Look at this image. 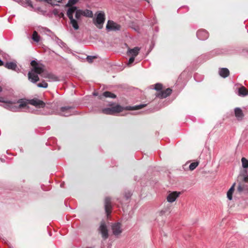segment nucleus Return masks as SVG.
I'll use <instances>...</instances> for the list:
<instances>
[{
    "instance_id": "f257e3e1",
    "label": "nucleus",
    "mask_w": 248,
    "mask_h": 248,
    "mask_svg": "<svg viewBox=\"0 0 248 248\" xmlns=\"http://www.w3.org/2000/svg\"><path fill=\"white\" fill-rule=\"evenodd\" d=\"M113 103H110L109 106L110 108H105L102 109V112L105 114L113 115L115 113L122 112L124 109L126 110H138L146 106L145 104H141L139 105H136L133 107L127 106L125 108L122 107L119 105H116L112 106Z\"/></svg>"
},
{
    "instance_id": "f03ea898",
    "label": "nucleus",
    "mask_w": 248,
    "mask_h": 248,
    "mask_svg": "<svg viewBox=\"0 0 248 248\" xmlns=\"http://www.w3.org/2000/svg\"><path fill=\"white\" fill-rule=\"evenodd\" d=\"M31 64L32 68L28 72V79L31 82L35 83L39 80L38 75L42 74L44 71V65L42 64H39L35 60L32 61Z\"/></svg>"
},
{
    "instance_id": "7ed1b4c3",
    "label": "nucleus",
    "mask_w": 248,
    "mask_h": 248,
    "mask_svg": "<svg viewBox=\"0 0 248 248\" xmlns=\"http://www.w3.org/2000/svg\"><path fill=\"white\" fill-rule=\"evenodd\" d=\"M237 182L238 186L237 191L239 193L248 192V176L246 174V171L244 174L238 176Z\"/></svg>"
},
{
    "instance_id": "20e7f679",
    "label": "nucleus",
    "mask_w": 248,
    "mask_h": 248,
    "mask_svg": "<svg viewBox=\"0 0 248 248\" xmlns=\"http://www.w3.org/2000/svg\"><path fill=\"white\" fill-rule=\"evenodd\" d=\"M172 90L168 88L165 90L163 89V85L160 83H156V97L165 98L170 96L172 93Z\"/></svg>"
},
{
    "instance_id": "39448f33",
    "label": "nucleus",
    "mask_w": 248,
    "mask_h": 248,
    "mask_svg": "<svg viewBox=\"0 0 248 248\" xmlns=\"http://www.w3.org/2000/svg\"><path fill=\"white\" fill-rule=\"evenodd\" d=\"M75 108L73 107L65 106L62 107L57 111V114L65 117H68L76 114Z\"/></svg>"
},
{
    "instance_id": "423d86ee",
    "label": "nucleus",
    "mask_w": 248,
    "mask_h": 248,
    "mask_svg": "<svg viewBox=\"0 0 248 248\" xmlns=\"http://www.w3.org/2000/svg\"><path fill=\"white\" fill-rule=\"evenodd\" d=\"M105 20V14L103 12H100L97 15L96 18L94 20L93 23L98 28L102 29Z\"/></svg>"
},
{
    "instance_id": "0eeeda50",
    "label": "nucleus",
    "mask_w": 248,
    "mask_h": 248,
    "mask_svg": "<svg viewBox=\"0 0 248 248\" xmlns=\"http://www.w3.org/2000/svg\"><path fill=\"white\" fill-rule=\"evenodd\" d=\"M99 231L104 240H106L108 237V230L104 222H101L99 228Z\"/></svg>"
},
{
    "instance_id": "6e6552de",
    "label": "nucleus",
    "mask_w": 248,
    "mask_h": 248,
    "mask_svg": "<svg viewBox=\"0 0 248 248\" xmlns=\"http://www.w3.org/2000/svg\"><path fill=\"white\" fill-rule=\"evenodd\" d=\"M121 26L118 24L115 23L113 21L108 20V21L106 29L108 31H116L120 30Z\"/></svg>"
},
{
    "instance_id": "1a4fd4ad",
    "label": "nucleus",
    "mask_w": 248,
    "mask_h": 248,
    "mask_svg": "<svg viewBox=\"0 0 248 248\" xmlns=\"http://www.w3.org/2000/svg\"><path fill=\"white\" fill-rule=\"evenodd\" d=\"M111 229L113 234L115 236L120 234L122 232V225L119 222L112 224Z\"/></svg>"
},
{
    "instance_id": "9d476101",
    "label": "nucleus",
    "mask_w": 248,
    "mask_h": 248,
    "mask_svg": "<svg viewBox=\"0 0 248 248\" xmlns=\"http://www.w3.org/2000/svg\"><path fill=\"white\" fill-rule=\"evenodd\" d=\"M181 192L177 191L169 192L167 197V200L169 202H174L180 195Z\"/></svg>"
},
{
    "instance_id": "9b49d317",
    "label": "nucleus",
    "mask_w": 248,
    "mask_h": 248,
    "mask_svg": "<svg viewBox=\"0 0 248 248\" xmlns=\"http://www.w3.org/2000/svg\"><path fill=\"white\" fill-rule=\"evenodd\" d=\"M29 103L38 108H44L45 104L41 100L37 99H32L29 101Z\"/></svg>"
},
{
    "instance_id": "f8f14e48",
    "label": "nucleus",
    "mask_w": 248,
    "mask_h": 248,
    "mask_svg": "<svg viewBox=\"0 0 248 248\" xmlns=\"http://www.w3.org/2000/svg\"><path fill=\"white\" fill-rule=\"evenodd\" d=\"M111 208V205L110 198L107 197L105 200V208L107 216H108V215L110 213Z\"/></svg>"
},
{
    "instance_id": "ddd939ff",
    "label": "nucleus",
    "mask_w": 248,
    "mask_h": 248,
    "mask_svg": "<svg viewBox=\"0 0 248 248\" xmlns=\"http://www.w3.org/2000/svg\"><path fill=\"white\" fill-rule=\"evenodd\" d=\"M234 115L236 119L238 121H241L243 120L244 114L242 110L240 108H236L234 110Z\"/></svg>"
},
{
    "instance_id": "4468645a",
    "label": "nucleus",
    "mask_w": 248,
    "mask_h": 248,
    "mask_svg": "<svg viewBox=\"0 0 248 248\" xmlns=\"http://www.w3.org/2000/svg\"><path fill=\"white\" fill-rule=\"evenodd\" d=\"M4 66L8 69L14 70L17 72H18L19 69L17 67V65L16 62H7L4 64Z\"/></svg>"
},
{
    "instance_id": "2eb2a0df",
    "label": "nucleus",
    "mask_w": 248,
    "mask_h": 248,
    "mask_svg": "<svg viewBox=\"0 0 248 248\" xmlns=\"http://www.w3.org/2000/svg\"><path fill=\"white\" fill-rule=\"evenodd\" d=\"M218 73L221 77L226 78L229 76L230 71L226 68H222L219 69Z\"/></svg>"
},
{
    "instance_id": "dca6fc26",
    "label": "nucleus",
    "mask_w": 248,
    "mask_h": 248,
    "mask_svg": "<svg viewBox=\"0 0 248 248\" xmlns=\"http://www.w3.org/2000/svg\"><path fill=\"white\" fill-rule=\"evenodd\" d=\"M140 49L139 47H135L132 49H129L127 51V54L131 56L136 57L139 54Z\"/></svg>"
},
{
    "instance_id": "f3484780",
    "label": "nucleus",
    "mask_w": 248,
    "mask_h": 248,
    "mask_svg": "<svg viewBox=\"0 0 248 248\" xmlns=\"http://www.w3.org/2000/svg\"><path fill=\"white\" fill-rule=\"evenodd\" d=\"M20 104H19L18 107L12 108V110L13 111H18L19 109L26 108L27 107V103L24 101H21L19 102Z\"/></svg>"
},
{
    "instance_id": "a211bd4d",
    "label": "nucleus",
    "mask_w": 248,
    "mask_h": 248,
    "mask_svg": "<svg viewBox=\"0 0 248 248\" xmlns=\"http://www.w3.org/2000/svg\"><path fill=\"white\" fill-rule=\"evenodd\" d=\"M170 207L167 206L164 207L163 209H162L160 211L158 212V217H162V218H164V217L165 216V215L167 213H170Z\"/></svg>"
},
{
    "instance_id": "6ab92c4d",
    "label": "nucleus",
    "mask_w": 248,
    "mask_h": 248,
    "mask_svg": "<svg viewBox=\"0 0 248 248\" xmlns=\"http://www.w3.org/2000/svg\"><path fill=\"white\" fill-rule=\"evenodd\" d=\"M103 97L115 98L116 97V95L110 92L106 91L99 96L100 99H102Z\"/></svg>"
},
{
    "instance_id": "aec40b11",
    "label": "nucleus",
    "mask_w": 248,
    "mask_h": 248,
    "mask_svg": "<svg viewBox=\"0 0 248 248\" xmlns=\"http://www.w3.org/2000/svg\"><path fill=\"white\" fill-rule=\"evenodd\" d=\"M238 94L239 96H246L248 95V90L243 86L238 89Z\"/></svg>"
},
{
    "instance_id": "412c9836",
    "label": "nucleus",
    "mask_w": 248,
    "mask_h": 248,
    "mask_svg": "<svg viewBox=\"0 0 248 248\" xmlns=\"http://www.w3.org/2000/svg\"><path fill=\"white\" fill-rule=\"evenodd\" d=\"M44 77L48 78L50 81H56L59 80L58 77L52 73L46 74Z\"/></svg>"
},
{
    "instance_id": "4be33fe9",
    "label": "nucleus",
    "mask_w": 248,
    "mask_h": 248,
    "mask_svg": "<svg viewBox=\"0 0 248 248\" xmlns=\"http://www.w3.org/2000/svg\"><path fill=\"white\" fill-rule=\"evenodd\" d=\"M77 10V8L76 6H72L68 9L67 15L69 18H70L71 17H73V14L76 13Z\"/></svg>"
},
{
    "instance_id": "5701e85b",
    "label": "nucleus",
    "mask_w": 248,
    "mask_h": 248,
    "mask_svg": "<svg viewBox=\"0 0 248 248\" xmlns=\"http://www.w3.org/2000/svg\"><path fill=\"white\" fill-rule=\"evenodd\" d=\"M235 183H234L231 187L229 189L228 191L227 192V198L229 200H232V194L234 190Z\"/></svg>"
},
{
    "instance_id": "b1692460",
    "label": "nucleus",
    "mask_w": 248,
    "mask_h": 248,
    "mask_svg": "<svg viewBox=\"0 0 248 248\" xmlns=\"http://www.w3.org/2000/svg\"><path fill=\"white\" fill-rule=\"evenodd\" d=\"M69 19H70V23L72 26L73 28L75 30H78L79 29V26H78V24L77 20H75L74 18V17H72L70 18H69Z\"/></svg>"
},
{
    "instance_id": "393cba45",
    "label": "nucleus",
    "mask_w": 248,
    "mask_h": 248,
    "mask_svg": "<svg viewBox=\"0 0 248 248\" xmlns=\"http://www.w3.org/2000/svg\"><path fill=\"white\" fill-rule=\"evenodd\" d=\"M32 39L36 43H38L40 40V36L38 34L37 32L34 31L31 37Z\"/></svg>"
},
{
    "instance_id": "a878e982",
    "label": "nucleus",
    "mask_w": 248,
    "mask_h": 248,
    "mask_svg": "<svg viewBox=\"0 0 248 248\" xmlns=\"http://www.w3.org/2000/svg\"><path fill=\"white\" fill-rule=\"evenodd\" d=\"M82 14L83 16L91 17L93 16V12L89 10L86 9L82 10Z\"/></svg>"
},
{
    "instance_id": "bb28decb",
    "label": "nucleus",
    "mask_w": 248,
    "mask_h": 248,
    "mask_svg": "<svg viewBox=\"0 0 248 248\" xmlns=\"http://www.w3.org/2000/svg\"><path fill=\"white\" fill-rule=\"evenodd\" d=\"M242 167L244 168H248V160L245 157H242L241 159Z\"/></svg>"
},
{
    "instance_id": "cd10ccee",
    "label": "nucleus",
    "mask_w": 248,
    "mask_h": 248,
    "mask_svg": "<svg viewBox=\"0 0 248 248\" xmlns=\"http://www.w3.org/2000/svg\"><path fill=\"white\" fill-rule=\"evenodd\" d=\"M82 16H83L82 14V10L77 9L75 13L76 18L79 20L80 19Z\"/></svg>"
},
{
    "instance_id": "c85d7f7f",
    "label": "nucleus",
    "mask_w": 248,
    "mask_h": 248,
    "mask_svg": "<svg viewBox=\"0 0 248 248\" xmlns=\"http://www.w3.org/2000/svg\"><path fill=\"white\" fill-rule=\"evenodd\" d=\"M199 165L198 162H195L191 163L189 166L190 170H193Z\"/></svg>"
},
{
    "instance_id": "c756f323",
    "label": "nucleus",
    "mask_w": 248,
    "mask_h": 248,
    "mask_svg": "<svg viewBox=\"0 0 248 248\" xmlns=\"http://www.w3.org/2000/svg\"><path fill=\"white\" fill-rule=\"evenodd\" d=\"M37 86L39 88H46L48 86V84L46 82L43 81L42 83H38Z\"/></svg>"
},
{
    "instance_id": "7c9ffc66",
    "label": "nucleus",
    "mask_w": 248,
    "mask_h": 248,
    "mask_svg": "<svg viewBox=\"0 0 248 248\" xmlns=\"http://www.w3.org/2000/svg\"><path fill=\"white\" fill-rule=\"evenodd\" d=\"M78 0H69L67 4V6L69 7H72L73 5L75 4Z\"/></svg>"
},
{
    "instance_id": "2f4dec72",
    "label": "nucleus",
    "mask_w": 248,
    "mask_h": 248,
    "mask_svg": "<svg viewBox=\"0 0 248 248\" xmlns=\"http://www.w3.org/2000/svg\"><path fill=\"white\" fill-rule=\"evenodd\" d=\"M96 57L95 56H88L87 57V61L91 63L93 62V60Z\"/></svg>"
},
{
    "instance_id": "473e14b6",
    "label": "nucleus",
    "mask_w": 248,
    "mask_h": 248,
    "mask_svg": "<svg viewBox=\"0 0 248 248\" xmlns=\"http://www.w3.org/2000/svg\"><path fill=\"white\" fill-rule=\"evenodd\" d=\"M135 58V57L131 56L129 59L128 65H130L134 62Z\"/></svg>"
},
{
    "instance_id": "72a5a7b5",
    "label": "nucleus",
    "mask_w": 248,
    "mask_h": 248,
    "mask_svg": "<svg viewBox=\"0 0 248 248\" xmlns=\"http://www.w3.org/2000/svg\"><path fill=\"white\" fill-rule=\"evenodd\" d=\"M58 43L62 47L64 46L65 45V44L64 42H63L61 40H60V39H58Z\"/></svg>"
},
{
    "instance_id": "f704fd0d",
    "label": "nucleus",
    "mask_w": 248,
    "mask_h": 248,
    "mask_svg": "<svg viewBox=\"0 0 248 248\" xmlns=\"http://www.w3.org/2000/svg\"><path fill=\"white\" fill-rule=\"evenodd\" d=\"M131 193L130 192L125 193V195H124V196L126 199H129L131 197Z\"/></svg>"
},
{
    "instance_id": "c9c22d12",
    "label": "nucleus",
    "mask_w": 248,
    "mask_h": 248,
    "mask_svg": "<svg viewBox=\"0 0 248 248\" xmlns=\"http://www.w3.org/2000/svg\"><path fill=\"white\" fill-rule=\"evenodd\" d=\"M28 4L29 6H31V7H32V5L31 1L28 0Z\"/></svg>"
},
{
    "instance_id": "e433bc0d",
    "label": "nucleus",
    "mask_w": 248,
    "mask_h": 248,
    "mask_svg": "<svg viewBox=\"0 0 248 248\" xmlns=\"http://www.w3.org/2000/svg\"><path fill=\"white\" fill-rule=\"evenodd\" d=\"M3 62L0 59V66L3 65Z\"/></svg>"
},
{
    "instance_id": "4c0bfd02",
    "label": "nucleus",
    "mask_w": 248,
    "mask_h": 248,
    "mask_svg": "<svg viewBox=\"0 0 248 248\" xmlns=\"http://www.w3.org/2000/svg\"><path fill=\"white\" fill-rule=\"evenodd\" d=\"M44 1L47 2L48 3H50L52 0H43Z\"/></svg>"
},
{
    "instance_id": "58836bf2",
    "label": "nucleus",
    "mask_w": 248,
    "mask_h": 248,
    "mask_svg": "<svg viewBox=\"0 0 248 248\" xmlns=\"http://www.w3.org/2000/svg\"><path fill=\"white\" fill-rule=\"evenodd\" d=\"M202 32L206 33L205 31H198V34H199L200 33H202Z\"/></svg>"
},
{
    "instance_id": "ea45409f",
    "label": "nucleus",
    "mask_w": 248,
    "mask_h": 248,
    "mask_svg": "<svg viewBox=\"0 0 248 248\" xmlns=\"http://www.w3.org/2000/svg\"><path fill=\"white\" fill-rule=\"evenodd\" d=\"M151 88L153 89H155V85H153L151 86Z\"/></svg>"
},
{
    "instance_id": "a19ab883",
    "label": "nucleus",
    "mask_w": 248,
    "mask_h": 248,
    "mask_svg": "<svg viewBox=\"0 0 248 248\" xmlns=\"http://www.w3.org/2000/svg\"><path fill=\"white\" fill-rule=\"evenodd\" d=\"M93 95H94V96H97V93H93Z\"/></svg>"
},
{
    "instance_id": "79ce46f5",
    "label": "nucleus",
    "mask_w": 248,
    "mask_h": 248,
    "mask_svg": "<svg viewBox=\"0 0 248 248\" xmlns=\"http://www.w3.org/2000/svg\"><path fill=\"white\" fill-rule=\"evenodd\" d=\"M0 160L2 161V162H4V159H2V158H0Z\"/></svg>"
},
{
    "instance_id": "37998d69",
    "label": "nucleus",
    "mask_w": 248,
    "mask_h": 248,
    "mask_svg": "<svg viewBox=\"0 0 248 248\" xmlns=\"http://www.w3.org/2000/svg\"><path fill=\"white\" fill-rule=\"evenodd\" d=\"M2 91V88L0 86V92H1Z\"/></svg>"
},
{
    "instance_id": "c03bdc74",
    "label": "nucleus",
    "mask_w": 248,
    "mask_h": 248,
    "mask_svg": "<svg viewBox=\"0 0 248 248\" xmlns=\"http://www.w3.org/2000/svg\"><path fill=\"white\" fill-rule=\"evenodd\" d=\"M63 186V185L62 184H61V186L62 187Z\"/></svg>"
}]
</instances>
